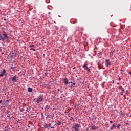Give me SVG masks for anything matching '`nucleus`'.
<instances>
[{"label":"nucleus","instance_id":"obj_1","mask_svg":"<svg viewBox=\"0 0 131 131\" xmlns=\"http://www.w3.org/2000/svg\"><path fill=\"white\" fill-rule=\"evenodd\" d=\"M7 39V41L9 40V36L6 33L0 34V40L5 41Z\"/></svg>","mask_w":131,"mask_h":131},{"label":"nucleus","instance_id":"obj_2","mask_svg":"<svg viewBox=\"0 0 131 131\" xmlns=\"http://www.w3.org/2000/svg\"><path fill=\"white\" fill-rule=\"evenodd\" d=\"M43 101V96L42 95H40L37 98V103L39 104V103L42 102Z\"/></svg>","mask_w":131,"mask_h":131},{"label":"nucleus","instance_id":"obj_3","mask_svg":"<svg viewBox=\"0 0 131 131\" xmlns=\"http://www.w3.org/2000/svg\"><path fill=\"white\" fill-rule=\"evenodd\" d=\"M79 127H80V125L78 124H76L74 127H73V128H74L75 131H79Z\"/></svg>","mask_w":131,"mask_h":131},{"label":"nucleus","instance_id":"obj_4","mask_svg":"<svg viewBox=\"0 0 131 131\" xmlns=\"http://www.w3.org/2000/svg\"><path fill=\"white\" fill-rule=\"evenodd\" d=\"M10 79H12L13 82H16L17 81V76L15 75L13 77L10 78Z\"/></svg>","mask_w":131,"mask_h":131},{"label":"nucleus","instance_id":"obj_5","mask_svg":"<svg viewBox=\"0 0 131 131\" xmlns=\"http://www.w3.org/2000/svg\"><path fill=\"white\" fill-rule=\"evenodd\" d=\"M105 66L106 67H108V66H110V65H111V62L109 61L108 59L105 60Z\"/></svg>","mask_w":131,"mask_h":131},{"label":"nucleus","instance_id":"obj_6","mask_svg":"<svg viewBox=\"0 0 131 131\" xmlns=\"http://www.w3.org/2000/svg\"><path fill=\"white\" fill-rule=\"evenodd\" d=\"M91 129H92V130H97L98 129V127L95 125H93L91 127Z\"/></svg>","mask_w":131,"mask_h":131},{"label":"nucleus","instance_id":"obj_7","mask_svg":"<svg viewBox=\"0 0 131 131\" xmlns=\"http://www.w3.org/2000/svg\"><path fill=\"white\" fill-rule=\"evenodd\" d=\"M50 108H51V106H50V105H47L45 106V111H48V110Z\"/></svg>","mask_w":131,"mask_h":131},{"label":"nucleus","instance_id":"obj_8","mask_svg":"<svg viewBox=\"0 0 131 131\" xmlns=\"http://www.w3.org/2000/svg\"><path fill=\"white\" fill-rule=\"evenodd\" d=\"M51 124H46L45 125L44 127L45 128H48V129H49V127H51Z\"/></svg>","mask_w":131,"mask_h":131},{"label":"nucleus","instance_id":"obj_9","mask_svg":"<svg viewBox=\"0 0 131 131\" xmlns=\"http://www.w3.org/2000/svg\"><path fill=\"white\" fill-rule=\"evenodd\" d=\"M28 92H29V93H32V92H33L32 88H31L30 87L28 88Z\"/></svg>","mask_w":131,"mask_h":131},{"label":"nucleus","instance_id":"obj_10","mask_svg":"<svg viewBox=\"0 0 131 131\" xmlns=\"http://www.w3.org/2000/svg\"><path fill=\"white\" fill-rule=\"evenodd\" d=\"M115 127H116V126H115V124H113L112 126L111 127V128H110L111 130H113V129H114V128H115Z\"/></svg>","mask_w":131,"mask_h":131},{"label":"nucleus","instance_id":"obj_11","mask_svg":"<svg viewBox=\"0 0 131 131\" xmlns=\"http://www.w3.org/2000/svg\"><path fill=\"white\" fill-rule=\"evenodd\" d=\"M64 84H68V80L67 79V78H65L64 79Z\"/></svg>","mask_w":131,"mask_h":131},{"label":"nucleus","instance_id":"obj_12","mask_svg":"<svg viewBox=\"0 0 131 131\" xmlns=\"http://www.w3.org/2000/svg\"><path fill=\"white\" fill-rule=\"evenodd\" d=\"M120 126H121V124H118L116 127H117V128L118 129H119L120 128Z\"/></svg>","mask_w":131,"mask_h":131},{"label":"nucleus","instance_id":"obj_13","mask_svg":"<svg viewBox=\"0 0 131 131\" xmlns=\"http://www.w3.org/2000/svg\"><path fill=\"white\" fill-rule=\"evenodd\" d=\"M82 68H84V69H86L88 68V66H86V64H84Z\"/></svg>","mask_w":131,"mask_h":131},{"label":"nucleus","instance_id":"obj_14","mask_svg":"<svg viewBox=\"0 0 131 131\" xmlns=\"http://www.w3.org/2000/svg\"><path fill=\"white\" fill-rule=\"evenodd\" d=\"M119 89H120V90H121L122 92H123V93H124V89H123V88H122V86H120L119 88Z\"/></svg>","mask_w":131,"mask_h":131},{"label":"nucleus","instance_id":"obj_15","mask_svg":"<svg viewBox=\"0 0 131 131\" xmlns=\"http://www.w3.org/2000/svg\"><path fill=\"white\" fill-rule=\"evenodd\" d=\"M57 125H61V121H58L57 122Z\"/></svg>","mask_w":131,"mask_h":131},{"label":"nucleus","instance_id":"obj_16","mask_svg":"<svg viewBox=\"0 0 131 131\" xmlns=\"http://www.w3.org/2000/svg\"><path fill=\"white\" fill-rule=\"evenodd\" d=\"M120 115H122V116H124V114H123V113H122V111H121L120 112Z\"/></svg>","mask_w":131,"mask_h":131},{"label":"nucleus","instance_id":"obj_17","mask_svg":"<svg viewBox=\"0 0 131 131\" xmlns=\"http://www.w3.org/2000/svg\"><path fill=\"white\" fill-rule=\"evenodd\" d=\"M3 74H6V69H4L3 72H2Z\"/></svg>","mask_w":131,"mask_h":131},{"label":"nucleus","instance_id":"obj_18","mask_svg":"<svg viewBox=\"0 0 131 131\" xmlns=\"http://www.w3.org/2000/svg\"><path fill=\"white\" fill-rule=\"evenodd\" d=\"M30 51H34V52H35V49H33V48H31L30 49Z\"/></svg>","mask_w":131,"mask_h":131},{"label":"nucleus","instance_id":"obj_19","mask_svg":"<svg viewBox=\"0 0 131 131\" xmlns=\"http://www.w3.org/2000/svg\"><path fill=\"white\" fill-rule=\"evenodd\" d=\"M51 117H50V115H46V118H50Z\"/></svg>","mask_w":131,"mask_h":131},{"label":"nucleus","instance_id":"obj_20","mask_svg":"<svg viewBox=\"0 0 131 131\" xmlns=\"http://www.w3.org/2000/svg\"><path fill=\"white\" fill-rule=\"evenodd\" d=\"M102 55V52H99L98 54V56L99 57V56H101Z\"/></svg>","mask_w":131,"mask_h":131},{"label":"nucleus","instance_id":"obj_21","mask_svg":"<svg viewBox=\"0 0 131 131\" xmlns=\"http://www.w3.org/2000/svg\"><path fill=\"white\" fill-rule=\"evenodd\" d=\"M29 47L30 48H33L34 47H35V46L34 45H30Z\"/></svg>","mask_w":131,"mask_h":131},{"label":"nucleus","instance_id":"obj_22","mask_svg":"<svg viewBox=\"0 0 131 131\" xmlns=\"http://www.w3.org/2000/svg\"><path fill=\"white\" fill-rule=\"evenodd\" d=\"M3 76H4V74H0V77H2Z\"/></svg>","mask_w":131,"mask_h":131},{"label":"nucleus","instance_id":"obj_23","mask_svg":"<svg viewBox=\"0 0 131 131\" xmlns=\"http://www.w3.org/2000/svg\"><path fill=\"white\" fill-rule=\"evenodd\" d=\"M98 66H100V65H101V62H98Z\"/></svg>","mask_w":131,"mask_h":131},{"label":"nucleus","instance_id":"obj_24","mask_svg":"<svg viewBox=\"0 0 131 131\" xmlns=\"http://www.w3.org/2000/svg\"><path fill=\"white\" fill-rule=\"evenodd\" d=\"M98 68H99V69H101V68H102V67H101V64L98 66Z\"/></svg>","mask_w":131,"mask_h":131},{"label":"nucleus","instance_id":"obj_25","mask_svg":"<svg viewBox=\"0 0 131 131\" xmlns=\"http://www.w3.org/2000/svg\"><path fill=\"white\" fill-rule=\"evenodd\" d=\"M87 71H88L89 72H90V69H89V67H88L86 69Z\"/></svg>","mask_w":131,"mask_h":131},{"label":"nucleus","instance_id":"obj_26","mask_svg":"<svg viewBox=\"0 0 131 131\" xmlns=\"http://www.w3.org/2000/svg\"><path fill=\"white\" fill-rule=\"evenodd\" d=\"M70 120H73V117H71V118H70Z\"/></svg>","mask_w":131,"mask_h":131},{"label":"nucleus","instance_id":"obj_27","mask_svg":"<svg viewBox=\"0 0 131 131\" xmlns=\"http://www.w3.org/2000/svg\"><path fill=\"white\" fill-rule=\"evenodd\" d=\"M10 69H13V70H14V69H15V67H11V68H10Z\"/></svg>","mask_w":131,"mask_h":131},{"label":"nucleus","instance_id":"obj_28","mask_svg":"<svg viewBox=\"0 0 131 131\" xmlns=\"http://www.w3.org/2000/svg\"><path fill=\"white\" fill-rule=\"evenodd\" d=\"M9 102H10V100H6V102H7V103H9Z\"/></svg>","mask_w":131,"mask_h":131},{"label":"nucleus","instance_id":"obj_29","mask_svg":"<svg viewBox=\"0 0 131 131\" xmlns=\"http://www.w3.org/2000/svg\"><path fill=\"white\" fill-rule=\"evenodd\" d=\"M41 117H43V113H41Z\"/></svg>","mask_w":131,"mask_h":131},{"label":"nucleus","instance_id":"obj_30","mask_svg":"<svg viewBox=\"0 0 131 131\" xmlns=\"http://www.w3.org/2000/svg\"><path fill=\"white\" fill-rule=\"evenodd\" d=\"M123 93H124V92H121V95L122 96L123 95Z\"/></svg>","mask_w":131,"mask_h":131},{"label":"nucleus","instance_id":"obj_31","mask_svg":"<svg viewBox=\"0 0 131 131\" xmlns=\"http://www.w3.org/2000/svg\"><path fill=\"white\" fill-rule=\"evenodd\" d=\"M124 100H125L126 99V97H125V95H124Z\"/></svg>","mask_w":131,"mask_h":131},{"label":"nucleus","instance_id":"obj_32","mask_svg":"<svg viewBox=\"0 0 131 131\" xmlns=\"http://www.w3.org/2000/svg\"><path fill=\"white\" fill-rule=\"evenodd\" d=\"M24 110V109H23V108L21 109V110H20L21 112H23Z\"/></svg>","mask_w":131,"mask_h":131},{"label":"nucleus","instance_id":"obj_33","mask_svg":"<svg viewBox=\"0 0 131 131\" xmlns=\"http://www.w3.org/2000/svg\"><path fill=\"white\" fill-rule=\"evenodd\" d=\"M110 55H113V52H110Z\"/></svg>","mask_w":131,"mask_h":131},{"label":"nucleus","instance_id":"obj_34","mask_svg":"<svg viewBox=\"0 0 131 131\" xmlns=\"http://www.w3.org/2000/svg\"><path fill=\"white\" fill-rule=\"evenodd\" d=\"M50 127H51V128H54V126H50Z\"/></svg>","mask_w":131,"mask_h":131},{"label":"nucleus","instance_id":"obj_35","mask_svg":"<svg viewBox=\"0 0 131 131\" xmlns=\"http://www.w3.org/2000/svg\"><path fill=\"white\" fill-rule=\"evenodd\" d=\"M4 21H7V19H6V18H4Z\"/></svg>","mask_w":131,"mask_h":131},{"label":"nucleus","instance_id":"obj_36","mask_svg":"<svg viewBox=\"0 0 131 131\" xmlns=\"http://www.w3.org/2000/svg\"><path fill=\"white\" fill-rule=\"evenodd\" d=\"M110 123H113V122L112 121H110Z\"/></svg>","mask_w":131,"mask_h":131},{"label":"nucleus","instance_id":"obj_37","mask_svg":"<svg viewBox=\"0 0 131 131\" xmlns=\"http://www.w3.org/2000/svg\"><path fill=\"white\" fill-rule=\"evenodd\" d=\"M76 67H74L73 69H76Z\"/></svg>","mask_w":131,"mask_h":131},{"label":"nucleus","instance_id":"obj_38","mask_svg":"<svg viewBox=\"0 0 131 131\" xmlns=\"http://www.w3.org/2000/svg\"><path fill=\"white\" fill-rule=\"evenodd\" d=\"M126 124L127 125H128V124H129V123H126Z\"/></svg>","mask_w":131,"mask_h":131},{"label":"nucleus","instance_id":"obj_39","mask_svg":"<svg viewBox=\"0 0 131 131\" xmlns=\"http://www.w3.org/2000/svg\"><path fill=\"white\" fill-rule=\"evenodd\" d=\"M73 85H75V83H73Z\"/></svg>","mask_w":131,"mask_h":131},{"label":"nucleus","instance_id":"obj_40","mask_svg":"<svg viewBox=\"0 0 131 131\" xmlns=\"http://www.w3.org/2000/svg\"><path fill=\"white\" fill-rule=\"evenodd\" d=\"M58 92H60V89L57 90Z\"/></svg>","mask_w":131,"mask_h":131},{"label":"nucleus","instance_id":"obj_41","mask_svg":"<svg viewBox=\"0 0 131 131\" xmlns=\"http://www.w3.org/2000/svg\"><path fill=\"white\" fill-rule=\"evenodd\" d=\"M2 52V49L0 48V53Z\"/></svg>","mask_w":131,"mask_h":131},{"label":"nucleus","instance_id":"obj_42","mask_svg":"<svg viewBox=\"0 0 131 131\" xmlns=\"http://www.w3.org/2000/svg\"><path fill=\"white\" fill-rule=\"evenodd\" d=\"M3 102L2 100H0V104Z\"/></svg>","mask_w":131,"mask_h":131},{"label":"nucleus","instance_id":"obj_43","mask_svg":"<svg viewBox=\"0 0 131 131\" xmlns=\"http://www.w3.org/2000/svg\"><path fill=\"white\" fill-rule=\"evenodd\" d=\"M129 74H130V75H131V72H130L129 73Z\"/></svg>","mask_w":131,"mask_h":131},{"label":"nucleus","instance_id":"obj_44","mask_svg":"<svg viewBox=\"0 0 131 131\" xmlns=\"http://www.w3.org/2000/svg\"><path fill=\"white\" fill-rule=\"evenodd\" d=\"M112 81H113V83H114V80H113Z\"/></svg>","mask_w":131,"mask_h":131},{"label":"nucleus","instance_id":"obj_45","mask_svg":"<svg viewBox=\"0 0 131 131\" xmlns=\"http://www.w3.org/2000/svg\"><path fill=\"white\" fill-rule=\"evenodd\" d=\"M7 117H8V118H10V116H8Z\"/></svg>","mask_w":131,"mask_h":131},{"label":"nucleus","instance_id":"obj_46","mask_svg":"<svg viewBox=\"0 0 131 131\" xmlns=\"http://www.w3.org/2000/svg\"><path fill=\"white\" fill-rule=\"evenodd\" d=\"M28 127H30V126H28Z\"/></svg>","mask_w":131,"mask_h":131},{"label":"nucleus","instance_id":"obj_47","mask_svg":"<svg viewBox=\"0 0 131 131\" xmlns=\"http://www.w3.org/2000/svg\"><path fill=\"white\" fill-rule=\"evenodd\" d=\"M49 14H51V12H49Z\"/></svg>","mask_w":131,"mask_h":131},{"label":"nucleus","instance_id":"obj_48","mask_svg":"<svg viewBox=\"0 0 131 131\" xmlns=\"http://www.w3.org/2000/svg\"><path fill=\"white\" fill-rule=\"evenodd\" d=\"M117 84H119V83H117Z\"/></svg>","mask_w":131,"mask_h":131},{"label":"nucleus","instance_id":"obj_49","mask_svg":"<svg viewBox=\"0 0 131 131\" xmlns=\"http://www.w3.org/2000/svg\"><path fill=\"white\" fill-rule=\"evenodd\" d=\"M42 110H43V107H42Z\"/></svg>","mask_w":131,"mask_h":131},{"label":"nucleus","instance_id":"obj_50","mask_svg":"<svg viewBox=\"0 0 131 131\" xmlns=\"http://www.w3.org/2000/svg\"><path fill=\"white\" fill-rule=\"evenodd\" d=\"M119 32H120V30H119Z\"/></svg>","mask_w":131,"mask_h":131},{"label":"nucleus","instance_id":"obj_51","mask_svg":"<svg viewBox=\"0 0 131 131\" xmlns=\"http://www.w3.org/2000/svg\"><path fill=\"white\" fill-rule=\"evenodd\" d=\"M130 117H131V114L130 115Z\"/></svg>","mask_w":131,"mask_h":131},{"label":"nucleus","instance_id":"obj_52","mask_svg":"<svg viewBox=\"0 0 131 131\" xmlns=\"http://www.w3.org/2000/svg\"><path fill=\"white\" fill-rule=\"evenodd\" d=\"M71 83H72V82H71Z\"/></svg>","mask_w":131,"mask_h":131}]
</instances>
